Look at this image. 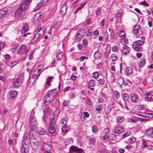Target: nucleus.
Listing matches in <instances>:
<instances>
[{"instance_id": "dca6fc26", "label": "nucleus", "mask_w": 153, "mask_h": 153, "mask_svg": "<svg viewBox=\"0 0 153 153\" xmlns=\"http://www.w3.org/2000/svg\"><path fill=\"white\" fill-rule=\"evenodd\" d=\"M123 128L122 126H120L116 127L114 133L116 134H119L124 132L123 130Z\"/></svg>"}, {"instance_id": "bf43d9fd", "label": "nucleus", "mask_w": 153, "mask_h": 153, "mask_svg": "<svg viewBox=\"0 0 153 153\" xmlns=\"http://www.w3.org/2000/svg\"><path fill=\"white\" fill-rule=\"evenodd\" d=\"M86 103L89 105H90L91 104V100L90 99H88L86 101Z\"/></svg>"}, {"instance_id": "3c124183", "label": "nucleus", "mask_w": 153, "mask_h": 153, "mask_svg": "<svg viewBox=\"0 0 153 153\" xmlns=\"http://www.w3.org/2000/svg\"><path fill=\"white\" fill-rule=\"evenodd\" d=\"M112 51H113L114 52H117L118 50V47L117 46H114L113 47H112Z\"/></svg>"}, {"instance_id": "f03ea898", "label": "nucleus", "mask_w": 153, "mask_h": 153, "mask_svg": "<svg viewBox=\"0 0 153 153\" xmlns=\"http://www.w3.org/2000/svg\"><path fill=\"white\" fill-rule=\"evenodd\" d=\"M30 144L31 141L30 135L26 133L24 135L23 140L22 142V145H26L30 146Z\"/></svg>"}, {"instance_id": "13d9d810", "label": "nucleus", "mask_w": 153, "mask_h": 153, "mask_svg": "<svg viewBox=\"0 0 153 153\" xmlns=\"http://www.w3.org/2000/svg\"><path fill=\"white\" fill-rule=\"evenodd\" d=\"M104 37H105V40L106 41L108 39V35L107 34V32H106L104 33Z\"/></svg>"}, {"instance_id": "bb28decb", "label": "nucleus", "mask_w": 153, "mask_h": 153, "mask_svg": "<svg viewBox=\"0 0 153 153\" xmlns=\"http://www.w3.org/2000/svg\"><path fill=\"white\" fill-rule=\"evenodd\" d=\"M126 45H124V46L123 47V49L122 50V53L123 54L126 55V50L127 49L129 48Z\"/></svg>"}, {"instance_id": "aec40b11", "label": "nucleus", "mask_w": 153, "mask_h": 153, "mask_svg": "<svg viewBox=\"0 0 153 153\" xmlns=\"http://www.w3.org/2000/svg\"><path fill=\"white\" fill-rule=\"evenodd\" d=\"M27 29L28 25L27 24H25L22 28V33L23 34L26 33L28 30Z\"/></svg>"}, {"instance_id": "c756f323", "label": "nucleus", "mask_w": 153, "mask_h": 153, "mask_svg": "<svg viewBox=\"0 0 153 153\" xmlns=\"http://www.w3.org/2000/svg\"><path fill=\"white\" fill-rule=\"evenodd\" d=\"M123 100L125 101L128 100L129 98V96L126 93H124L122 96Z\"/></svg>"}, {"instance_id": "c9c22d12", "label": "nucleus", "mask_w": 153, "mask_h": 153, "mask_svg": "<svg viewBox=\"0 0 153 153\" xmlns=\"http://www.w3.org/2000/svg\"><path fill=\"white\" fill-rule=\"evenodd\" d=\"M32 119H31V120H30V124L31 125H36V119L35 118L33 119V118Z\"/></svg>"}, {"instance_id": "0e129e2a", "label": "nucleus", "mask_w": 153, "mask_h": 153, "mask_svg": "<svg viewBox=\"0 0 153 153\" xmlns=\"http://www.w3.org/2000/svg\"><path fill=\"white\" fill-rule=\"evenodd\" d=\"M68 127L67 126L66 124H64V125L63 126L62 128V132H65V131L64 130V128H67Z\"/></svg>"}, {"instance_id": "a211bd4d", "label": "nucleus", "mask_w": 153, "mask_h": 153, "mask_svg": "<svg viewBox=\"0 0 153 153\" xmlns=\"http://www.w3.org/2000/svg\"><path fill=\"white\" fill-rule=\"evenodd\" d=\"M48 131L49 133L53 136H55L56 134L55 129L54 128L53 126H51L49 127Z\"/></svg>"}, {"instance_id": "5701e85b", "label": "nucleus", "mask_w": 153, "mask_h": 153, "mask_svg": "<svg viewBox=\"0 0 153 153\" xmlns=\"http://www.w3.org/2000/svg\"><path fill=\"white\" fill-rule=\"evenodd\" d=\"M126 74L128 75H130L132 74L133 70L131 67H128L126 69Z\"/></svg>"}, {"instance_id": "774afa93", "label": "nucleus", "mask_w": 153, "mask_h": 153, "mask_svg": "<svg viewBox=\"0 0 153 153\" xmlns=\"http://www.w3.org/2000/svg\"><path fill=\"white\" fill-rule=\"evenodd\" d=\"M76 78V76L74 75H72L71 77V79L73 80H75Z\"/></svg>"}, {"instance_id": "de8ad7c7", "label": "nucleus", "mask_w": 153, "mask_h": 153, "mask_svg": "<svg viewBox=\"0 0 153 153\" xmlns=\"http://www.w3.org/2000/svg\"><path fill=\"white\" fill-rule=\"evenodd\" d=\"M53 118L51 120L50 123V127H51V126H53V124H54L55 122L54 120V116L53 115Z\"/></svg>"}, {"instance_id": "f8f14e48", "label": "nucleus", "mask_w": 153, "mask_h": 153, "mask_svg": "<svg viewBox=\"0 0 153 153\" xmlns=\"http://www.w3.org/2000/svg\"><path fill=\"white\" fill-rule=\"evenodd\" d=\"M29 146L22 145L21 147V153H29Z\"/></svg>"}, {"instance_id": "338daca9", "label": "nucleus", "mask_w": 153, "mask_h": 153, "mask_svg": "<svg viewBox=\"0 0 153 153\" xmlns=\"http://www.w3.org/2000/svg\"><path fill=\"white\" fill-rule=\"evenodd\" d=\"M98 82L100 85H102L104 83V81L102 79H100L98 80Z\"/></svg>"}, {"instance_id": "c03bdc74", "label": "nucleus", "mask_w": 153, "mask_h": 153, "mask_svg": "<svg viewBox=\"0 0 153 153\" xmlns=\"http://www.w3.org/2000/svg\"><path fill=\"white\" fill-rule=\"evenodd\" d=\"M56 96V94H50L49 98H51L50 101H52L55 98Z\"/></svg>"}, {"instance_id": "f257e3e1", "label": "nucleus", "mask_w": 153, "mask_h": 153, "mask_svg": "<svg viewBox=\"0 0 153 153\" xmlns=\"http://www.w3.org/2000/svg\"><path fill=\"white\" fill-rule=\"evenodd\" d=\"M145 43V41L138 40L135 42L132 45V48L135 51H141L142 48L141 46Z\"/></svg>"}, {"instance_id": "393cba45", "label": "nucleus", "mask_w": 153, "mask_h": 153, "mask_svg": "<svg viewBox=\"0 0 153 153\" xmlns=\"http://www.w3.org/2000/svg\"><path fill=\"white\" fill-rule=\"evenodd\" d=\"M37 33L39 34V35H42L43 34V30L42 29L41 26H38Z\"/></svg>"}, {"instance_id": "e2e57ef3", "label": "nucleus", "mask_w": 153, "mask_h": 153, "mask_svg": "<svg viewBox=\"0 0 153 153\" xmlns=\"http://www.w3.org/2000/svg\"><path fill=\"white\" fill-rule=\"evenodd\" d=\"M93 33L95 36H98L99 35V32L98 30H96Z\"/></svg>"}, {"instance_id": "0eeeda50", "label": "nucleus", "mask_w": 153, "mask_h": 153, "mask_svg": "<svg viewBox=\"0 0 153 153\" xmlns=\"http://www.w3.org/2000/svg\"><path fill=\"white\" fill-rule=\"evenodd\" d=\"M36 126L30 125L29 128L30 130L29 133L30 135L31 134L32 136H33L34 134V133H36V131H37V128Z\"/></svg>"}, {"instance_id": "5fc2aeb1", "label": "nucleus", "mask_w": 153, "mask_h": 153, "mask_svg": "<svg viewBox=\"0 0 153 153\" xmlns=\"http://www.w3.org/2000/svg\"><path fill=\"white\" fill-rule=\"evenodd\" d=\"M130 132H126V133H124V134H123V135L122 137L123 138H125L126 137L130 135Z\"/></svg>"}, {"instance_id": "052dcab7", "label": "nucleus", "mask_w": 153, "mask_h": 153, "mask_svg": "<svg viewBox=\"0 0 153 153\" xmlns=\"http://www.w3.org/2000/svg\"><path fill=\"white\" fill-rule=\"evenodd\" d=\"M141 3L144 6H146L147 7H148L149 6V5H148V4L146 2V1H144L143 2H141Z\"/></svg>"}, {"instance_id": "39448f33", "label": "nucleus", "mask_w": 153, "mask_h": 153, "mask_svg": "<svg viewBox=\"0 0 153 153\" xmlns=\"http://www.w3.org/2000/svg\"><path fill=\"white\" fill-rule=\"evenodd\" d=\"M28 52L27 48L25 45H22L17 52L18 54L20 55H22L27 53Z\"/></svg>"}, {"instance_id": "9d476101", "label": "nucleus", "mask_w": 153, "mask_h": 153, "mask_svg": "<svg viewBox=\"0 0 153 153\" xmlns=\"http://www.w3.org/2000/svg\"><path fill=\"white\" fill-rule=\"evenodd\" d=\"M42 149L45 152H51L52 150L51 146L48 143H44L42 145Z\"/></svg>"}, {"instance_id": "4c0bfd02", "label": "nucleus", "mask_w": 153, "mask_h": 153, "mask_svg": "<svg viewBox=\"0 0 153 153\" xmlns=\"http://www.w3.org/2000/svg\"><path fill=\"white\" fill-rule=\"evenodd\" d=\"M68 119L67 118H65L61 120L60 121L61 123L63 124H67L68 122Z\"/></svg>"}, {"instance_id": "4be33fe9", "label": "nucleus", "mask_w": 153, "mask_h": 153, "mask_svg": "<svg viewBox=\"0 0 153 153\" xmlns=\"http://www.w3.org/2000/svg\"><path fill=\"white\" fill-rule=\"evenodd\" d=\"M145 133L146 135L150 136L153 133V128H152L146 130Z\"/></svg>"}, {"instance_id": "7ed1b4c3", "label": "nucleus", "mask_w": 153, "mask_h": 153, "mask_svg": "<svg viewBox=\"0 0 153 153\" xmlns=\"http://www.w3.org/2000/svg\"><path fill=\"white\" fill-rule=\"evenodd\" d=\"M69 153H72L73 152H75L76 153H82L84 152L83 149L82 148H79L77 147L71 146L69 148Z\"/></svg>"}, {"instance_id": "20e7f679", "label": "nucleus", "mask_w": 153, "mask_h": 153, "mask_svg": "<svg viewBox=\"0 0 153 153\" xmlns=\"http://www.w3.org/2000/svg\"><path fill=\"white\" fill-rule=\"evenodd\" d=\"M11 8L10 7H5L0 10V19L3 16L9 13L11 11Z\"/></svg>"}, {"instance_id": "8fccbe9b", "label": "nucleus", "mask_w": 153, "mask_h": 153, "mask_svg": "<svg viewBox=\"0 0 153 153\" xmlns=\"http://www.w3.org/2000/svg\"><path fill=\"white\" fill-rule=\"evenodd\" d=\"M50 94H56V95L57 94V93L56 92V89H53L51 91H50L49 92Z\"/></svg>"}, {"instance_id": "a878e982", "label": "nucleus", "mask_w": 153, "mask_h": 153, "mask_svg": "<svg viewBox=\"0 0 153 153\" xmlns=\"http://www.w3.org/2000/svg\"><path fill=\"white\" fill-rule=\"evenodd\" d=\"M41 35H39V34L37 33L36 34L33 38L32 41L33 42H34L37 41L39 38V36H41Z\"/></svg>"}, {"instance_id": "864d4df0", "label": "nucleus", "mask_w": 153, "mask_h": 153, "mask_svg": "<svg viewBox=\"0 0 153 153\" xmlns=\"http://www.w3.org/2000/svg\"><path fill=\"white\" fill-rule=\"evenodd\" d=\"M92 32V30L91 29H89L87 31V36H90L92 35L91 33Z\"/></svg>"}, {"instance_id": "f704fd0d", "label": "nucleus", "mask_w": 153, "mask_h": 153, "mask_svg": "<svg viewBox=\"0 0 153 153\" xmlns=\"http://www.w3.org/2000/svg\"><path fill=\"white\" fill-rule=\"evenodd\" d=\"M77 32L80 34L83 35V36L85 35V31L83 28H81Z\"/></svg>"}, {"instance_id": "79ce46f5", "label": "nucleus", "mask_w": 153, "mask_h": 153, "mask_svg": "<svg viewBox=\"0 0 153 153\" xmlns=\"http://www.w3.org/2000/svg\"><path fill=\"white\" fill-rule=\"evenodd\" d=\"M18 63L17 61H15L14 62H11L9 64H8V65H9L10 67H12L13 66L16 65Z\"/></svg>"}, {"instance_id": "6ab92c4d", "label": "nucleus", "mask_w": 153, "mask_h": 153, "mask_svg": "<svg viewBox=\"0 0 153 153\" xmlns=\"http://www.w3.org/2000/svg\"><path fill=\"white\" fill-rule=\"evenodd\" d=\"M146 62L145 59L143 58H142L140 60V63L139 64V67L142 68L143 66L145 65Z\"/></svg>"}, {"instance_id": "37998d69", "label": "nucleus", "mask_w": 153, "mask_h": 153, "mask_svg": "<svg viewBox=\"0 0 153 153\" xmlns=\"http://www.w3.org/2000/svg\"><path fill=\"white\" fill-rule=\"evenodd\" d=\"M99 73L98 72L96 71L94 73L92 74V76L94 78H97L99 76Z\"/></svg>"}, {"instance_id": "ddd939ff", "label": "nucleus", "mask_w": 153, "mask_h": 153, "mask_svg": "<svg viewBox=\"0 0 153 153\" xmlns=\"http://www.w3.org/2000/svg\"><path fill=\"white\" fill-rule=\"evenodd\" d=\"M131 102L134 103H136L138 101V97L134 93L131 94Z\"/></svg>"}, {"instance_id": "f3484780", "label": "nucleus", "mask_w": 153, "mask_h": 153, "mask_svg": "<svg viewBox=\"0 0 153 153\" xmlns=\"http://www.w3.org/2000/svg\"><path fill=\"white\" fill-rule=\"evenodd\" d=\"M83 36V35L80 34L79 33L77 32L75 36V40L76 41H79L82 39Z\"/></svg>"}, {"instance_id": "58836bf2", "label": "nucleus", "mask_w": 153, "mask_h": 153, "mask_svg": "<svg viewBox=\"0 0 153 153\" xmlns=\"http://www.w3.org/2000/svg\"><path fill=\"white\" fill-rule=\"evenodd\" d=\"M90 85L92 87H94L96 85V81L94 80L91 79L89 82Z\"/></svg>"}, {"instance_id": "4d7b16f0", "label": "nucleus", "mask_w": 153, "mask_h": 153, "mask_svg": "<svg viewBox=\"0 0 153 153\" xmlns=\"http://www.w3.org/2000/svg\"><path fill=\"white\" fill-rule=\"evenodd\" d=\"M4 52H0V55L1 56H4V57H10V56H9V55L8 54H4V55L2 54L3 56H1V53H3Z\"/></svg>"}, {"instance_id": "4468645a", "label": "nucleus", "mask_w": 153, "mask_h": 153, "mask_svg": "<svg viewBox=\"0 0 153 153\" xmlns=\"http://www.w3.org/2000/svg\"><path fill=\"white\" fill-rule=\"evenodd\" d=\"M145 95L146 96L145 98L146 100L151 101L153 100V95H152L149 92H146Z\"/></svg>"}, {"instance_id": "69168bd1", "label": "nucleus", "mask_w": 153, "mask_h": 153, "mask_svg": "<svg viewBox=\"0 0 153 153\" xmlns=\"http://www.w3.org/2000/svg\"><path fill=\"white\" fill-rule=\"evenodd\" d=\"M68 102L67 101H65L63 102L62 105L64 106H66L68 105Z\"/></svg>"}, {"instance_id": "6e6552de", "label": "nucleus", "mask_w": 153, "mask_h": 153, "mask_svg": "<svg viewBox=\"0 0 153 153\" xmlns=\"http://www.w3.org/2000/svg\"><path fill=\"white\" fill-rule=\"evenodd\" d=\"M22 82L21 81L18 79H14L13 80L12 84L15 88H17L21 85Z\"/></svg>"}, {"instance_id": "a19ab883", "label": "nucleus", "mask_w": 153, "mask_h": 153, "mask_svg": "<svg viewBox=\"0 0 153 153\" xmlns=\"http://www.w3.org/2000/svg\"><path fill=\"white\" fill-rule=\"evenodd\" d=\"M119 83L120 85H123L124 84V80L123 78L121 77L119 78L118 80Z\"/></svg>"}, {"instance_id": "09e8293b", "label": "nucleus", "mask_w": 153, "mask_h": 153, "mask_svg": "<svg viewBox=\"0 0 153 153\" xmlns=\"http://www.w3.org/2000/svg\"><path fill=\"white\" fill-rule=\"evenodd\" d=\"M64 53L63 52H61L58 53L56 55V57H63V56Z\"/></svg>"}, {"instance_id": "2eb2a0df", "label": "nucleus", "mask_w": 153, "mask_h": 153, "mask_svg": "<svg viewBox=\"0 0 153 153\" xmlns=\"http://www.w3.org/2000/svg\"><path fill=\"white\" fill-rule=\"evenodd\" d=\"M67 9V6L66 5L65 3L60 8V13L62 15H65L66 13Z\"/></svg>"}, {"instance_id": "2f4dec72", "label": "nucleus", "mask_w": 153, "mask_h": 153, "mask_svg": "<svg viewBox=\"0 0 153 153\" xmlns=\"http://www.w3.org/2000/svg\"><path fill=\"white\" fill-rule=\"evenodd\" d=\"M44 69H42V71L41 68H40L37 70V72L38 74H35V75L36 76V78H38L41 72L43 71Z\"/></svg>"}, {"instance_id": "7c9ffc66", "label": "nucleus", "mask_w": 153, "mask_h": 153, "mask_svg": "<svg viewBox=\"0 0 153 153\" xmlns=\"http://www.w3.org/2000/svg\"><path fill=\"white\" fill-rule=\"evenodd\" d=\"M24 75L23 74H21L18 76V78L17 79H20V80L22 82L24 79Z\"/></svg>"}, {"instance_id": "49530a36", "label": "nucleus", "mask_w": 153, "mask_h": 153, "mask_svg": "<svg viewBox=\"0 0 153 153\" xmlns=\"http://www.w3.org/2000/svg\"><path fill=\"white\" fill-rule=\"evenodd\" d=\"M125 33L124 31H121L119 34V36L122 38H124L125 37Z\"/></svg>"}, {"instance_id": "412c9836", "label": "nucleus", "mask_w": 153, "mask_h": 153, "mask_svg": "<svg viewBox=\"0 0 153 153\" xmlns=\"http://www.w3.org/2000/svg\"><path fill=\"white\" fill-rule=\"evenodd\" d=\"M40 140V139L38 137L33 138L32 140V144L40 145L39 143Z\"/></svg>"}, {"instance_id": "b1692460", "label": "nucleus", "mask_w": 153, "mask_h": 153, "mask_svg": "<svg viewBox=\"0 0 153 153\" xmlns=\"http://www.w3.org/2000/svg\"><path fill=\"white\" fill-rule=\"evenodd\" d=\"M10 96L11 97L13 98H14L15 97H16L18 94V92L16 91H10Z\"/></svg>"}, {"instance_id": "c85d7f7f", "label": "nucleus", "mask_w": 153, "mask_h": 153, "mask_svg": "<svg viewBox=\"0 0 153 153\" xmlns=\"http://www.w3.org/2000/svg\"><path fill=\"white\" fill-rule=\"evenodd\" d=\"M43 2L41 1L40 3H39L36 6V8H34L33 9V10L34 11H36L38 10L39 8L41 7L43 4Z\"/></svg>"}, {"instance_id": "72a5a7b5", "label": "nucleus", "mask_w": 153, "mask_h": 153, "mask_svg": "<svg viewBox=\"0 0 153 153\" xmlns=\"http://www.w3.org/2000/svg\"><path fill=\"white\" fill-rule=\"evenodd\" d=\"M40 145L32 144L31 145L32 148L35 150H37Z\"/></svg>"}, {"instance_id": "1a4fd4ad", "label": "nucleus", "mask_w": 153, "mask_h": 153, "mask_svg": "<svg viewBox=\"0 0 153 153\" xmlns=\"http://www.w3.org/2000/svg\"><path fill=\"white\" fill-rule=\"evenodd\" d=\"M26 8L24 6V5H21L20 7L16 11L15 15L18 16H21L23 11L26 10Z\"/></svg>"}, {"instance_id": "ea45409f", "label": "nucleus", "mask_w": 153, "mask_h": 153, "mask_svg": "<svg viewBox=\"0 0 153 153\" xmlns=\"http://www.w3.org/2000/svg\"><path fill=\"white\" fill-rule=\"evenodd\" d=\"M31 0H24V3L21 5H24V6L25 7V6H26L30 4L31 2Z\"/></svg>"}, {"instance_id": "423d86ee", "label": "nucleus", "mask_w": 153, "mask_h": 153, "mask_svg": "<svg viewBox=\"0 0 153 153\" xmlns=\"http://www.w3.org/2000/svg\"><path fill=\"white\" fill-rule=\"evenodd\" d=\"M134 33L135 35H141L143 34L140 27L139 26H135L133 28Z\"/></svg>"}, {"instance_id": "680f3d73", "label": "nucleus", "mask_w": 153, "mask_h": 153, "mask_svg": "<svg viewBox=\"0 0 153 153\" xmlns=\"http://www.w3.org/2000/svg\"><path fill=\"white\" fill-rule=\"evenodd\" d=\"M114 94L117 98H118L120 97L119 93L117 91H115L114 93Z\"/></svg>"}, {"instance_id": "6e6d98bb", "label": "nucleus", "mask_w": 153, "mask_h": 153, "mask_svg": "<svg viewBox=\"0 0 153 153\" xmlns=\"http://www.w3.org/2000/svg\"><path fill=\"white\" fill-rule=\"evenodd\" d=\"M92 131L94 133V132H96L98 130L97 127L96 126H94L92 128Z\"/></svg>"}, {"instance_id": "cd10ccee", "label": "nucleus", "mask_w": 153, "mask_h": 153, "mask_svg": "<svg viewBox=\"0 0 153 153\" xmlns=\"http://www.w3.org/2000/svg\"><path fill=\"white\" fill-rule=\"evenodd\" d=\"M39 133L41 135H45L47 134V131L43 128H41L39 131Z\"/></svg>"}, {"instance_id": "473e14b6", "label": "nucleus", "mask_w": 153, "mask_h": 153, "mask_svg": "<svg viewBox=\"0 0 153 153\" xmlns=\"http://www.w3.org/2000/svg\"><path fill=\"white\" fill-rule=\"evenodd\" d=\"M122 15L120 13L117 12L115 15V17L119 20H121L122 18Z\"/></svg>"}, {"instance_id": "603ef678", "label": "nucleus", "mask_w": 153, "mask_h": 153, "mask_svg": "<svg viewBox=\"0 0 153 153\" xmlns=\"http://www.w3.org/2000/svg\"><path fill=\"white\" fill-rule=\"evenodd\" d=\"M0 80H1L3 83H5L6 81L5 77L4 76L0 75Z\"/></svg>"}, {"instance_id": "e433bc0d", "label": "nucleus", "mask_w": 153, "mask_h": 153, "mask_svg": "<svg viewBox=\"0 0 153 153\" xmlns=\"http://www.w3.org/2000/svg\"><path fill=\"white\" fill-rule=\"evenodd\" d=\"M53 78V76H50L48 78V79H47V81H46V84L47 85H50L51 84L50 83V82L51 81V79Z\"/></svg>"}, {"instance_id": "a18cd8bd", "label": "nucleus", "mask_w": 153, "mask_h": 153, "mask_svg": "<svg viewBox=\"0 0 153 153\" xmlns=\"http://www.w3.org/2000/svg\"><path fill=\"white\" fill-rule=\"evenodd\" d=\"M13 140H9L8 141V145L9 147H12L13 146Z\"/></svg>"}, {"instance_id": "9b49d317", "label": "nucleus", "mask_w": 153, "mask_h": 153, "mask_svg": "<svg viewBox=\"0 0 153 153\" xmlns=\"http://www.w3.org/2000/svg\"><path fill=\"white\" fill-rule=\"evenodd\" d=\"M36 76L35 74H33L32 77L30 78L28 82V85L30 86L33 85L35 82L36 81L38 78H36Z\"/></svg>"}]
</instances>
